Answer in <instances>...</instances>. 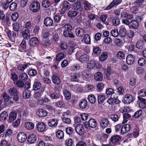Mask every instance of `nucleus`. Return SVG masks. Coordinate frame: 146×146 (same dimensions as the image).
Wrapping results in <instances>:
<instances>
[{
    "mask_svg": "<svg viewBox=\"0 0 146 146\" xmlns=\"http://www.w3.org/2000/svg\"><path fill=\"white\" fill-rule=\"evenodd\" d=\"M20 36H21L24 39H28L31 37L30 30L28 29H26L24 31L20 32Z\"/></svg>",
    "mask_w": 146,
    "mask_h": 146,
    "instance_id": "obj_6",
    "label": "nucleus"
},
{
    "mask_svg": "<svg viewBox=\"0 0 146 146\" xmlns=\"http://www.w3.org/2000/svg\"><path fill=\"white\" fill-rule=\"evenodd\" d=\"M144 0H136L133 3L132 5L133 6L136 7H138L141 6L143 3Z\"/></svg>",
    "mask_w": 146,
    "mask_h": 146,
    "instance_id": "obj_39",
    "label": "nucleus"
},
{
    "mask_svg": "<svg viewBox=\"0 0 146 146\" xmlns=\"http://www.w3.org/2000/svg\"><path fill=\"white\" fill-rule=\"evenodd\" d=\"M77 11H70L68 13V16L70 17L73 18L75 17L78 14Z\"/></svg>",
    "mask_w": 146,
    "mask_h": 146,
    "instance_id": "obj_51",
    "label": "nucleus"
},
{
    "mask_svg": "<svg viewBox=\"0 0 146 146\" xmlns=\"http://www.w3.org/2000/svg\"><path fill=\"white\" fill-rule=\"evenodd\" d=\"M100 123L101 128L104 129L108 126L110 124V121L107 118L104 117L101 119Z\"/></svg>",
    "mask_w": 146,
    "mask_h": 146,
    "instance_id": "obj_5",
    "label": "nucleus"
},
{
    "mask_svg": "<svg viewBox=\"0 0 146 146\" xmlns=\"http://www.w3.org/2000/svg\"><path fill=\"white\" fill-rule=\"evenodd\" d=\"M41 86V85L40 82H36L34 83L33 87L35 90H36L39 89Z\"/></svg>",
    "mask_w": 146,
    "mask_h": 146,
    "instance_id": "obj_57",
    "label": "nucleus"
},
{
    "mask_svg": "<svg viewBox=\"0 0 146 146\" xmlns=\"http://www.w3.org/2000/svg\"><path fill=\"white\" fill-rule=\"evenodd\" d=\"M36 115L39 117L45 116L47 114V112L46 110L42 109H38L36 112Z\"/></svg>",
    "mask_w": 146,
    "mask_h": 146,
    "instance_id": "obj_20",
    "label": "nucleus"
},
{
    "mask_svg": "<svg viewBox=\"0 0 146 146\" xmlns=\"http://www.w3.org/2000/svg\"><path fill=\"white\" fill-rule=\"evenodd\" d=\"M82 76L83 79L86 80H89L91 77L90 74L87 70H84L82 72Z\"/></svg>",
    "mask_w": 146,
    "mask_h": 146,
    "instance_id": "obj_18",
    "label": "nucleus"
},
{
    "mask_svg": "<svg viewBox=\"0 0 146 146\" xmlns=\"http://www.w3.org/2000/svg\"><path fill=\"white\" fill-rule=\"evenodd\" d=\"M110 118L111 120L114 122L118 121L119 118L118 115L116 114H113L110 115Z\"/></svg>",
    "mask_w": 146,
    "mask_h": 146,
    "instance_id": "obj_54",
    "label": "nucleus"
},
{
    "mask_svg": "<svg viewBox=\"0 0 146 146\" xmlns=\"http://www.w3.org/2000/svg\"><path fill=\"white\" fill-rule=\"evenodd\" d=\"M58 118H51L48 120V124L50 127H55L58 125Z\"/></svg>",
    "mask_w": 146,
    "mask_h": 146,
    "instance_id": "obj_9",
    "label": "nucleus"
},
{
    "mask_svg": "<svg viewBox=\"0 0 146 146\" xmlns=\"http://www.w3.org/2000/svg\"><path fill=\"white\" fill-rule=\"evenodd\" d=\"M144 42L141 40L137 41L136 44L135 46L138 49H142L144 46Z\"/></svg>",
    "mask_w": 146,
    "mask_h": 146,
    "instance_id": "obj_29",
    "label": "nucleus"
},
{
    "mask_svg": "<svg viewBox=\"0 0 146 146\" xmlns=\"http://www.w3.org/2000/svg\"><path fill=\"white\" fill-rule=\"evenodd\" d=\"M135 99V98L130 94H127L124 96V103L126 104H129L133 102Z\"/></svg>",
    "mask_w": 146,
    "mask_h": 146,
    "instance_id": "obj_4",
    "label": "nucleus"
},
{
    "mask_svg": "<svg viewBox=\"0 0 146 146\" xmlns=\"http://www.w3.org/2000/svg\"><path fill=\"white\" fill-rule=\"evenodd\" d=\"M29 65L30 64L29 63L27 64H19L17 66V68L19 70L23 71L27 68Z\"/></svg>",
    "mask_w": 146,
    "mask_h": 146,
    "instance_id": "obj_30",
    "label": "nucleus"
},
{
    "mask_svg": "<svg viewBox=\"0 0 146 146\" xmlns=\"http://www.w3.org/2000/svg\"><path fill=\"white\" fill-rule=\"evenodd\" d=\"M117 56L119 59L123 60L125 58V54L123 52L119 51L117 52Z\"/></svg>",
    "mask_w": 146,
    "mask_h": 146,
    "instance_id": "obj_55",
    "label": "nucleus"
},
{
    "mask_svg": "<svg viewBox=\"0 0 146 146\" xmlns=\"http://www.w3.org/2000/svg\"><path fill=\"white\" fill-rule=\"evenodd\" d=\"M103 76L102 74L100 72L95 73L94 75V78L95 80L97 81H101L103 79Z\"/></svg>",
    "mask_w": 146,
    "mask_h": 146,
    "instance_id": "obj_25",
    "label": "nucleus"
},
{
    "mask_svg": "<svg viewBox=\"0 0 146 146\" xmlns=\"http://www.w3.org/2000/svg\"><path fill=\"white\" fill-rule=\"evenodd\" d=\"M39 41L38 39L36 37L31 38L29 40L30 47L29 51L31 54H33L35 50L36 49V47L39 44Z\"/></svg>",
    "mask_w": 146,
    "mask_h": 146,
    "instance_id": "obj_1",
    "label": "nucleus"
},
{
    "mask_svg": "<svg viewBox=\"0 0 146 146\" xmlns=\"http://www.w3.org/2000/svg\"><path fill=\"white\" fill-rule=\"evenodd\" d=\"M42 5L44 7L47 8L50 6L51 3L48 1L44 0L42 1Z\"/></svg>",
    "mask_w": 146,
    "mask_h": 146,
    "instance_id": "obj_48",
    "label": "nucleus"
},
{
    "mask_svg": "<svg viewBox=\"0 0 146 146\" xmlns=\"http://www.w3.org/2000/svg\"><path fill=\"white\" fill-rule=\"evenodd\" d=\"M84 30L81 28H78L76 29V33L78 37H81L84 34Z\"/></svg>",
    "mask_w": 146,
    "mask_h": 146,
    "instance_id": "obj_24",
    "label": "nucleus"
},
{
    "mask_svg": "<svg viewBox=\"0 0 146 146\" xmlns=\"http://www.w3.org/2000/svg\"><path fill=\"white\" fill-rule=\"evenodd\" d=\"M119 35L122 37H125L126 35V31L125 27L123 25L119 27Z\"/></svg>",
    "mask_w": 146,
    "mask_h": 146,
    "instance_id": "obj_21",
    "label": "nucleus"
},
{
    "mask_svg": "<svg viewBox=\"0 0 146 146\" xmlns=\"http://www.w3.org/2000/svg\"><path fill=\"white\" fill-rule=\"evenodd\" d=\"M104 87V85L102 83L99 82L97 84V90L99 91H102Z\"/></svg>",
    "mask_w": 146,
    "mask_h": 146,
    "instance_id": "obj_64",
    "label": "nucleus"
},
{
    "mask_svg": "<svg viewBox=\"0 0 146 146\" xmlns=\"http://www.w3.org/2000/svg\"><path fill=\"white\" fill-rule=\"evenodd\" d=\"M18 141L21 143H24L27 139L26 135L24 133H20L18 134L17 137Z\"/></svg>",
    "mask_w": 146,
    "mask_h": 146,
    "instance_id": "obj_8",
    "label": "nucleus"
},
{
    "mask_svg": "<svg viewBox=\"0 0 146 146\" xmlns=\"http://www.w3.org/2000/svg\"><path fill=\"white\" fill-rule=\"evenodd\" d=\"M9 92L11 95H17L18 92L16 88H11L9 90Z\"/></svg>",
    "mask_w": 146,
    "mask_h": 146,
    "instance_id": "obj_36",
    "label": "nucleus"
},
{
    "mask_svg": "<svg viewBox=\"0 0 146 146\" xmlns=\"http://www.w3.org/2000/svg\"><path fill=\"white\" fill-rule=\"evenodd\" d=\"M81 75L79 73H75L71 75L70 76L71 80L73 82H78Z\"/></svg>",
    "mask_w": 146,
    "mask_h": 146,
    "instance_id": "obj_17",
    "label": "nucleus"
},
{
    "mask_svg": "<svg viewBox=\"0 0 146 146\" xmlns=\"http://www.w3.org/2000/svg\"><path fill=\"white\" fill-rule=\"evenodd\" d=\"M46 124L43 122H40L36 125L37 129L39 132H42L46 129Z\"/></svg>",
    "mask_w": 146,
    "mask_h": 146,
    "instance_id": "obj_13",
    "label": "nucleus"
},
{
    "mask_svg": "<svg viewBox=\"0 0 146 146\" xmlns=\"http://www.w3.org/2000/svg\"><path fill=\"white\" fill-rule=\"evenodd\" d=\"M19 78L21 80L25 82L27 80L28 76L26 73H22L20 74Z\"/></svg>",
    "mask_w": 146,
    "mask_h": 146,
    "instance_id": "obj_47",
    "label": "nucleus"
},
{
    "mask_svg": "<svg viewBox=\"0 0 146 146\" xmlns=\"http://www.w3.org/2000/svg\"><path fill=\"white\" fill-rule=\"evenodd\" d=\"M56 136L58 138L62 139L64 137V132L62 130H58L56 133Z\"/></svg>",
    "mask_w": 146,
    "mask_h": 146,
    "instance_id": "obj_49",
    "label": "nucleus"
},
{
    "mask_svg": "<svg viewBox=\"0 0 146 146\" xmlns=\"http://www.w3.org/2000/svg\"><path fill=\"white\" fill-rule=\"evenodd\" d=\"M89 60V56L87 54H84L81 55L79 58V60L82 63H85L88 62Z\"/></svg>",
    "mask_w": 146,
    "mask_h": 146,
    "instance_id": "obj_10",
    "label": "nucleus"
},
{
    "mask_svg": "<svg viewBox=\"0 0 146 146\" xmlns=\"http://www.w3.org/2000/svg\"><path fill=\"white\" fill-rule=\"evenodd\" d=\"M112 71L111 67L110 66H107L106 72H105L106 75V77L107 79H110V76L111 74Z\"/></svg>",
    "mask_w": 146,
    "mask_h": 146,
    "instance_id": "obj_41",
    "label": "nucleus"
},
{
    "mask_svg": "<svg viewBox=\"0 0 146 146\" xmlns=\"http://www.w3.org/2000/svg\"><path fill=\"white\" fill-rule=\"evenodd\" d=\"M108 56V54L106 52H102L99 57V59L101 61L105 60Z\"/></svg>",
    "mask_w": 146,
    "mask_h": 146,
    "instance_id": "obj_34",
    "label": "nucleus"
},
{
    "mask_svg": "<svg viewBox=\"0 0 146 146\" xmlns=\"http://www.w3.org/2000/svg\"><path fill=\"white\" fill-rule=\"evenodd\" d=\"M76 132L80 135H82L84 133V127L81 124H78L75 127Z\"/></svg>",
    "mask_w": 146,
    "mask_h": 146,
    "instance_id": "obj_11",
    "label": "nucleus"
},
{
    "mask_svg": "<svg viewBox=\"0 0 146 146\" xmlns=\"http://www.w3.org/2000/svg\"><path fill=\"white\" fill-rule=\"evenodd\" d=\"M112 41V39L110 37H106L103 40V43L105 44H109Z\"/></svg>",
    "mask_w": 146,
    "mask_h": 146,
    "instance_id": "obj_60",
    "label": "nucleus"
},
{
    "mask_svg": "<svg viewBox=\"0 0 146 146\" xmlns=\"http://www.w3.org/2000/svg\"><path fill=\"white\" fill-rule=\"evenodd\" d=\"M83 39L85 43L89 44L91 42L90 37L88 34L85 35Z\"/></svg>",
    "mask_w": 146,
    "mask_h": 146,
    "instance_id": "obj_50",
    "label": "nucleus"
},
{
    "mask_svg": "<svg viewBox=\"0 0 146 146\" xmlns=\"http://www.w3.org/2000/svg\"><path fill=\"white\" fill-rule=\"evenodd\" d=\"M88 100L91 104H94L96 101V99L94 96L92 94L89 95L88 97Z\"/></svg>",
    "mask_w": 146,
    "mask_h": 146,
    "instance_id": "obj_37",
    "label": "nucleus"
},
{
    "mask_svg": "<svg viewBox=\"0 0 146 146\" xmlns=\"http://www.w3.org/2000/svg\"><path fill=\"white\" fill-rule=\"evenodd\" d=\"M142 113V110H139L135 113L133 117L134 118H137L141 115Z\"/></svg>",
    "mask_w": 146,
    "mask_h": 146,
    "instance_id": "obj_59",
    "label": "nucleus"
},
{
    "mask_svg": "<svg viewBox=\"0 0 146 146\" xmlns=\"http://www.w3.org/2000/svg\"><path fill=\"white\" fill-rule=\"evenodd\" d=\"M17 5L16 3L14 2L12 3L10 5L9 8L11 11H15L17 7Z\"/></svg>",
    "mask_w": 146,
    "mask_h": 146,
    "instance_id": "obj_63",
    "label": "nucleus"
},
{
    "mask_svg": "<svg viewBox=\"0 0 146 146\" xmlns=\"http://www.w3.org/2000/svg\"><path fill=\"white\" fill-rule=\"evenodd\" d=\"M44 24L46 27L51 26L53 24V20L50 17H47L44 19Z\"/></svg>",
    "mask_w": 146,
    "mask_h": 146,
    "instance_id": "obj_16",
    "label": "nucleus"
},
{
    "mask_svg": "<svg viewBox=\"0 0 146 146\" xmlns=\"http://www.w3.org/2000/svg\"><path fill=\"white\" fill-rule=\"evenodd\" d=\"M26 42L25 40H23L20 44V47L19 49V51L23 52L25 51V50L26 49Z\"/></svg>",
    "mask_w": 146,
    "mask_h": 146,
    "instance_id": "obj_27",
    "label": "nucleus"
},
{
    "mask_svg": "<svg viewBox=\"0 0 146 146\" xmlns=\"http://www.w3.org/2000/svg\"><path fill=\"white\" fill-rule=\"evenodd\" d=\"M30 92L28 89H26L23 92V96L24 98L27 99L31 96Z\"/></svg>",
    "mask_w": 146,
    "mask_h": 146,
    "instance_id": "obj_45",
    "label": "nucleus"
},
{
    "mask_svg": "<svg viewBox=\"0 0 146 146\" xmlns=\"http://www.w3.org/2000/svg\"><path fill=\"white\" fill-rule=\"evenodd\" d=\"M0 146H10V145L6 140L3 139L0 141Z\"/></svg>",
    "mask_w": 146,
    "mask_h": 146,
    "instance_id": "obj_58",
    "label": "nucleus"
},
{
    "mask_svg": "<svg viewBox=\"0 0 146 146\" xmlns=\"http://www.w3.org/2000/svg\"><path fill=\"white\" fill-rule=\"evenodd\" d=\"M81 7V3L79 1L76 2L72 4V7L75 10H78L80 9Z\"/></svg>",
    "mask_w": 146,
    "mask_h": 146,
    "instance_id": "obj_31",
    "label": "nucleus"
},
{
    "mask_svg": "<svg viewBox=\"0 0 146 146\" xmlns=\"http://www.w3.org/2000/svg\"><path fill=\"white\" fill-rule=\"evenodd\" d=\"M127 64L129 65L133 64L135 60V57L132 54L128 55L126 58Z\"/></svg>",
    "mask_w": 146,
    "mask_h": 146,
    "instance_id": "obj_19",
    "label": "nucleus"
},
{
    "mask_svg": "<svg viewBox=\"0 0 146 146\" xmlns=\"http://www.w3.org/2000/svg\"><path fill=\"white\" fill-rule=\"evenodd\" d=\"M17 113L16 112H12L9 114V120L12 122L16 118Z\"/></svg>",
    "mask_w": 146,
    "mask_h": 146,
    "instance_id": "obj_33",
    "label": "nucleus"
},
{
    "mask_svg": "<svg viewBox=\"0 0 146 146\" xmlns=\"http://www.w3.org/2000/svg\"><path fill=\"white\" fill-rule=\"evenodd\" d=\"M88 121L90 127L92 128H95L97 125V122L94 119H90Z\"/></svg>",
    "mask_w": 146,
    "mask_h": 146,
    "instance_id": "obj_28",
    "label": "nucleus"
},
{
    "mask_svg": "<svg viewBox=\"0 0 146 146\" xmlns=\"http://www.w3.org/2000/svg\"><path fill=\"white\" fill-rule=\"evenodd\" d=\"M25 126L27 129L31 130L34 128V125L32 122H27L25 123Z\"/></svg>",
    "mask_w": 146,
    "mask_h": 146,
    "instance_id": "obj_42",
    "label": "nucleus"
},
{
    "mask_svg": "<svg viewBox=\"0 0 146 146\" xmlns=\"http://www.w3.org/2000/svg\"><path fill=\"white\" fill-rule=\"evenodd\" d=\"M40 7V4L37 1H35L32 3L30 6L31 10L34 12H36L38 11Z\"/></svg>",
    "mask_w": 146,
    "mask_h": 146,
    "instance_id": "obj_3",
    "label": "nucleus"
},
{
    "mask_svg": "<svg viewBox=\"0 0 146 146\" xmlns=\"http://www.w3.org/2000/svg\"><path fill=\"white\" fill-rule=\"evenodd\" d=\"M139 26V23L138 21L134 20H132L130 22L129 27V28L136 29L138 28Z\"/></svg>",
    "mask_w": 146,
    "mask_h": 146,
    "instance_id": "obj_22",
    "label": "nucleus"
},
{
    "mask_svg": "<svg viewBox=\"0 0 146 146\" xmlns=\"http://www.w3.org/2000/svg\"><path fill=\"white\" fill-rule=\"evenodd\" d=\"M64 30L63 31V35L66 37L74 38V36L73 33L70 32L72 29L71 25L69 24H67L64 25Z\"/></svg>",
    "mask_w": 146,
    "mask_h": 146,
    "instance_id": "obj_2",
    "label": "nucleus"
},
{
    "mask_svg": "<svg viewBox=\"0 0 146 146\" xmlns=\"http://www.w3.org/2000/svg\"><path fill=\"white\" fill-rule=\"evenodd\" d=\"M43 90H41L38 91L36 92L34 94V98L36 99H39L43 94Z\"/></svg>",
    "mask_w": 146,
    "mask_h": 146,
    "instance_id": "obj_44",
    "label": "nucleus"
},
{
    "mask_svg": "<svg viewBox=\"0 0 146 146\" xmlns=\"http://www.w3.org/2000/svg\"><path fill=\"white\" fill-rule=\"evenodd\" d=\"M121 139L120 136L118 135H115L111 138V141L113 143L119 141Z\"/></svg>",
    "mask_w": 146,
    "mask_h": 146,
    "instance_id": "obj_43",
    "label": "nucleus"
},
{
    "mask_svg": "<svg viewBox=\"0 0 146 146\" xmlns=\"http://www.w3.org/2000/svg\"><path fill=\"white\" fill-rule=\"evenodd\" d=\"M83 4L84 5V9L85 10H88L90 9L91 4L88 1L86 0L84 1L83 2Z\"/></svg>",
    "mask_w": 146,
    "mask_h": 146,
    "instance_id": "obj_35",
    "label": "nucleus"
},
{
    "mask_svg": "<svg viewBox=\"0 0 146 146\" xmlns=\"http://www.w3.org/2000/svg\"><path fill=\"white\" fill-rule=\"evenodd\" d=\"M8 116V113L6 111H3L0 115V120L1 121L5 120L7 119Z\"/></svg>",
    "mask_w": 146,
    "mask_h": 146,
    "instance_id": "obj_40",
    "label": "nucleus"
},
{
    "mask_svg": "<svg viewBox=\"0 0 146 146\" xmlns=\"http://www.w3.org/2000/svg\"><path fill=\"white\" fill-rule=\"evenodd\" d=\"M122 0H113L104 10H108L111 9L115 6H116L120 4Z\"/></svg>",
    "mask_w": 146,
    "mask_h": 146,
    "instance_id": "obj_7",
    "label": "nucleus"
},
{
    "mask_svg": "<svg viewBox=\"0 0 146 146\" xmlns=\"http://www.w3.org/2000/svg\"><path fill=\"white\" fill-rule=\"evenodd\" d=\"M130 129V127L129 124H126L124 125L122 127L120 133L121 134L123 135L128 132Z\"/></svg>",
    "mask_w": 146,
    "mask_h": 146,
    "instance_id": "obj_12",
    "label": "nucleus"
},
{
    "mask_svg": "<svg viewBox=\"0 0 146 146\" xmlns=\"http://www.w3.org/2000/svg\"><path fill=\"white\" fill-rule=\"evenodd\" d=\"M13 29L16 32H18L20 29V26L18 23H15L13 24Z\"/></svg>",
    "mask_w": 146,
    "mask_h": 146,
    "instance_id": "obj_62",
    "label": "nucleus"
},
{
    "mask_svg": "<svg viewBox=\"0 0 146 146\" xmlns=\"http://www.w3.org/2000/svg\"><path fill=\"white\" fill-rule=\"evenodd\" d=\"M85 90L87 92H90L93 91L94 89V86L92 85L87 84L85 86Z\"/></svg>",
    "mask_w": 146,
    "mask_h": 146,
    "instance_id": "obj_46",
    "label": "nucleus"
},
{
    "mask_svg": "<svg viewBox=\"0 0 146 146\" xmlns=\"http://www.w3.org/2000/svg\"><path fill=\"white\" fill-rule=\"evenodd\" d=\"M113 24L115 26H117L120 24V20L117 17H115L112 21Z\"/></svg>",
    "mask_w": 146,
    "mask_h": 146,
    "instance_id": "obj_61",
    "label": "nucleus"
},
{
    "mask_svg": "<svg viewBox=\"0 0 146 146\" xmlns=\"http://www.w3.org/2000/svg\"><path fill=\"white\" fill-rule=\"evenodd\" d=\"M52 82L56 84H59L61 82L60 77L57 74H53L52 76Z\"/></svg>",
    "mask_w": 146,
    "mask_h": 146,
    "instance_id": "obj_15",
    "label": "nucleus"
},
{
    "mask_svg": "<svg viewBox=\"0 0 146 146\" xmlns=\"http://www.w3.org/2000/svg\"><path fill=\"white\" fill-rule=\"evenodd\" d=\"M146 62L145 59L141 57L138 60V63L139 66H142L145 64Z\"/></svg>",
    "mask_w": 146,
    "mask_h": 146,
    "instance_id": "obj_56",
    "label": "nucleus"
},
{
    "mask_svg": "<svg viewBox=\"0 0 146 146\" xmlns=\"http://www.w3.org/2000/svg\"><path fill=\"white\" fill-rule=\"evenodd\" d=\"M64 54L63 52L58 53L56 56V61L58 62L60 61L64 58Z\"/></svg>",
    "mask_w": 146,
    "mask_h": 146,
    "instance_id": "obj_32",
    "label": "nucleus"
},
{
    "mask_svg": "<svg viewBox=\"0 0 146 146\" xmlns=\"http://www.w3.org/2000/svg\"><path fill=\"white\" fill-rule=\"evenodd\" d=\"M60 6L66 10L69 9L71 7L70 4L68 1L65 0H64L61 3Z\"/></svg>",
    "mask_w": 146,
    "mask_h": 146,
    "instance_id": "obj_23",
    "label": "nucleus"
},
{
    "mask_svg": "<svg viewBox=\"0 0 146 146\" xmlns=\"http://www.w3.org/2000/svg\"><path fill=\"white\" fill-rule=\"evenodd\" d=\"M107 18V15H102L100 17V19L102 22L106 25H108L109 24L108 20H106Z\"/></svg>",
    "mask_w": 146,
    "mask_h": 146,
    "instance_id": "obj_38",
    "label": "nucleus"
},
{
    "mask_svg": "<svg viewBox=\"0 0 146 146\" xmlns=\"http://www.w3.org/2000/svg\"><path fill=\"white\" fill-rule=\"evenodd\" d=\"M87 105V101L85 99H82L81 100L79 104V106L80 108L82 109H84L86 108Z\"/></svg>",
    "mask_w": 146,
    "mask_h": 146,
    "instance_id": "obj_26",
    "label": "nucleus"
},
{
    "mask_svg": "<svg viewBox=\"0 0 146 146\" xmlns=\"http://www.w3.org/2000/svg\"><path fill=\"white\" fill-rule=\"evenodd\" d=\"M105 99V96L102 94L98 95V103L100 104L103 102Z\"/></svg>",
    "mask_w": 146,
    "mask_h": 146,
    "instance_id": "obj_52",
    "label": "nucleus"
},
{
    "mask_svg": "<svg viewBox=\"0 0 146 146\" xmlns=\"http://www.w3.org/2000/svg\"><path fill=\"white\" fill-rule=\"evenodd\" d=\"M63 94L65 98L67 100H69L71 97V94L68 90H65L63 91Z\"/></svg>",
    "mask_w": 146,
    "mask_h": 146,
    "instance_id": "obj_53",
    "label": "nucleus"
},
{
    "mask_svg": "<svg viewBox=\"0 0 146 146\" xmlns=\"http://www.w3.org/2000/svg\"><path fill=\"white\" fill-rule=\"evenodd\" d=\"M36 140L37 137L34 134L29 135L27 138V141L30 144L34 143L36 141Z\"/></svg>",
    "mask_w": 146,
    "mask_h": 146,
    "instance_id": "obj_14",
    "label": "nucleus"
}]
</instances>
